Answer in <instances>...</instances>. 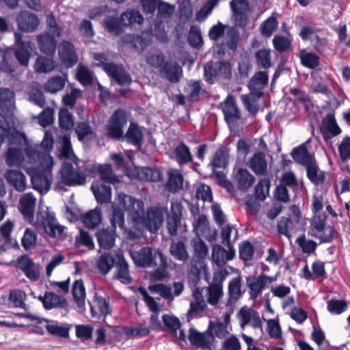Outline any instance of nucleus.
Returning <instances> with one entry per match:
<instances>
[{
    "label": "nucleus",
    "mask_w": 350,
    "mask_h": 350,
    "mask_svg": "<svg viewBox=\"0 0 350 350\" xmlns=\"http://www.w3.org/2000/svg\"><path fill=\"white\" fill-rule=\"evenodd\" d=\"M35 225L37 228L43 230L52 238L61 237L64 230V227L57 223L55 213L50 211L48 208L38 212Z\"/></svg>",
    "instance_id": "obj_3"
},
{
    "label": "nucleus",
    "mask_w": 350,
    "mask_h": 350,
    "mask_svg": "<svg viewBox=\"0 0 350 350\" xmlns=\"http://www.w3.org/2000/svg\"><path fill=\"white\" fill-rule=\"evenodd\" d=\"M167 188L172 193L178 192L183 188V177L178 170L170 169L167 171Z\"/></svg>",
    "instance_id": "obj_38"
},
{
    "label": "nucleus",
    "mask_w": 350,
    "mask_h": 350,
    "mask_svg": "<svg viewBox=\"0 0 350 350\" xmlns=\"http://www.w3.org/2000/svg\"><path fill=\"white\" fill-rule=\"evenodd\" d=\"M72 291L74 299L77 306L80 308L84 306L85 290L82 280H77L74 282Z\"/></svg>",
    "instance_id": "obj_55"
},
{
    "label": "nucleus",
    "mask_w": 350,
    "mask_h": 350,
    "mask_svg": "<svg viewBox=\"0 0 350 350\" xmlns=\"http://www.w3.org/2000/svg\"><path fill=\"white\" fill-rule=\"evenodd\" d=\"M38 47L41 52L46 55L55 53L57 47V40L47 33L40 34L37 36Z\"/></svg>",
    "instance_id": "obj_33"
},
{
    "label": "nucleus",
    "mask_w": 350,
    "mask_h": 350,
    "mask_svg": "<svg viewBox=\"0 0 350 350\" xmlns=\"http://www.w3.org/2000/svg\"><path fill=\"white\" fill-rule=\"evenodd\" d=\"M237 319L242 329L247 325H250L254 330H259L260 334H262V322L258 312L255 310L243 306L237 312Z\"/></svg>",
    "instance_id": "obj_7"
},
{
    "label": "nucleus",
    "mask_w": 350,
    "mask_h": 350,
    "mask_svg": "<svg viewBox=\"0 0 350 350\" xmlns=\"http://www.w3.org/2000/svg\"><path fill=\"white\" fill-rule=\"evenodd\" d=\"M15 93L8 88H0V108L8 112L14 107Z\"/></svg>",
    "instance_id": "obj_41"
},
{
    "label": "nucleus",
    "mask_w": 350,
    "mask_h": 350,
    "mask_svg": "<svg viewBox=\"0 0 350 350\" xmlns=\"http://www.w3.org/2000/svg\"><path fill=\"white\" fill-rule=\"evenodd\" d=\"M269 76L266 71L257 72L250 79L248 88L250 93L263 95L262 90L267 85Z\"/></svg>",
    "instance_id": "obj_25"
},
{
    "label": "nucleus",
    "mask_w": 350,
    "mask_h": 350,
    "mask_svg": "<svg viewBox=\"0 0 350 350\" xmlns=\"http://www.w3.org/2000/svg\"><path fill=\"white\" fill-rule=\"evenodd\" d=\"M188 338L192 346L200 350H214L215 348V339L207 329L200 332L191 327L189 331Z\"/></svg>",
    "instance_id": "obj_8"
},
{
    "label": "nucleus",
    "mask_w": 350,
    "mask_h": 350,
    "mask_svg": "<svg viewBox=\"0 0 350 350\" xmlns=\"http://www.w3.org/2000/svg\"><path fill=\"white\" fill-rule=\"evenodd\" d=\"M219 108L222 111L224 120L228 125L238 122L241 113L232 95H228L226 99L219 104Z\"/></svg>",
    "instance_id": "obj_10"
},
{
    "label": "nucleus",
    "mask_w": 350,
    "mask_h": 350,
    "mask_svg": "<svg viewBox=\"0 0 350 350\" xmlns=\"http://www.w3.org/2000/svg\"><path fill=\"white\" fill-rule=\"evenodd\" d=\"M138 177L141 180L157 182L161 179V174L156 169L142 167L138 171Z\"/></svg>",
    "instance_id": "obj_57"
},
{
    "label": "nucleus",
    "mask_w": 350,
    "mask_h": 350,
    "mask_svg": "<svg viewBox=\"0 0 350 350\" xmlns=\"http://www.w3.org/2000/svg\"><path fill=\"white\" fill-rule=\"evenodd\" d=\"M261 96L260 94H256L254 92L241 96V100L244 107L253 116L256 115L259 110L257 101Z\"/></svg>",
    "instance_id": "obj_44"
},
{
    "label": "nucleus",
    "mask_w": 350,
    "mask_h": 350,
    "mask_svg": "<svg viewBox=\"0 0 350 350\" xmlns=\"http://www.w3.org/2000/svg\"><path fill=\"white\" fill-rule=\"evenodd\" d=\"M307 176L314 185L323 184L325 180V174L323 171H319V168L313 161L306 166Z\"/></svg>",
    "instance_id": "obj_45"
},
{
    "label": "nucleus",
    "mask_w": 350,
    "mask_h": 350,
    "mask_svg": "<svg viewBox=\"0 0 350 350\" xmlns=\"http://www.w3.org/2000/svg\"><path fill=\"white\" fill-rule=\"evenodd\" d=\"M75 165L78 167V170H81L86 176L88 174L95 176L98 173L100 164L77 159V161H75Z\"/></svg>",
    "instance_id": "obj_59"
},
{
    "label": "nucleus",
    "mask_w": 350,
    "mask_h": 350,
    "mask_svg": "<svg viewBox=\"0 0 350 350\" xmlns=\"http://www.w3.org/2000/svg\"><path fill=\"white\" fill-rule=\"evenodd\" d=\"M39 299L42 301L44 307L47 310L57 307L62 308L66 304V299L63 297L52 292L45 293L44 296L40 297Z\"/></svg>",
    "instance_id": "obj_39"
},
{
    "label": "nucleus",
    "mask_w": 350,
    "mask_h": 350,
    "mask_svg": "<svg viewBox=\"0 0 350 350\" xmlns=\"http://www.w3.org/2000/svg\"><path fill=\"white\" fill-rule=\"evenodd\" d=\"M55 62L53 59L44 56L38 57L34 64V69L38 73L50 72L55 69Z\"/></svg>",
    "instance_id": "obj_54"
},
{
    "label": "nucleus",
    "mask_w": 350,
    "mask_h": 350,
    "mask_svg": "<svg viewBox=\"0 0 350 350\" xmlns=\"http://www.w3.org/2000/svg\"><path fill=\"white\" fill-rule=\"evenodd\" d=\"M53 137L51 133L46 131L44 137L38 147L28 146L25 149L26 157L29 163H35L41 160L44 162V156L50 155L49 151L53 146Z\"/></svg>",
    "instance_id": "obj_4"
},
{
    "label": "nucleus",
    "mask_w": 350,
    "mask_h": 350,
    "mask_svg": "<svg viewBox=\"0 0 350 350\" xmlns=\"http://www.w3.org/2000/svg\"><path fill=\"white\" fill-rule=\"evenodd\" d=\"M270 180L268 178H262L255 186V198L260 201H264L269 193Z\"/></svg>",
    "instance_id": "obj_62"
},
{
    "label": "nucleus",
    "mask_w": 350,
    "mask_h": 350,
    "mask_svg": "<svg viewBox=\"0 0 350 350\" xmlns=\"http://www.w3.org/2000/svg\"><path fill=\"white\" fill-rule=\"evenodd\" d=\"M98 174L106 183L111 184L119 183L118 177L113 174L112 167L109 164L100 165Z\"/></svg>",
    "instance_id": "obj_64"
},
{
    "label": "nucleus",
    "mask_w": 350,
    "mask_h": 350,
    "mask_svg": "<svg viewBox=\"0 0 350 350\" xmlns=\"http://www.w3.org/2000/svg\"><path fill=\"white\" fill-rule=\"evenodd\" d=\"M228 250L222 246L215 244L213 247L212 260L218 267H223L228 261L231 260L235 256V250L233 247H227Z\"/></svg>",
    "instance_id": "obj_19"
},
{
    "label": "nucleus",
    "mask_w": 350,
    "mask_h": 350,
    "mask_svg": "<svg viewBox=\"0 0 350 350\" xmlns=\"http://www.w3.org/2000/svg\"><path fill=\"white\" fill-rule=\"evenodd\" d=\"M96 263L99 271L102 274L106 275L115 266L116 262L110 253H104L98 257Z\"/></svg>",
    "instance_id": "obj_47"
},
{
    "label": "nucleus",
    "mask_w": 350,
    "mask_h": 350,
    "mask_svg": "<svg viewBox=\"0 0 350 350\" xmlns=\"http://www.w3.org/2000/svg\"><path fill=\"white\" fill-rule=\"evenodd\" d=\"M242 278L240 275L232 278L228 286V299L226 303L227 307H232L240 299L244 293L241 290Z\"/></svg>",
    "instance_id": "obj_18"
},
{
    "label": "nucleus",
    "mask_w": 350,
    "mask_h": 350,
    "mask_svg": "<svg viewBox=\"0 0 350 350\" xmlns=\"http://www.w3.org/2000/svg\"><path fill=\"white\" fill-rule=\"evenodd\" d=\"M59 126L66 131L71 130L74 125V118L72 114L67 109H61L59 111Z\"/></svg>",
    "instance_id": "obj_63"
},
{
    "label": "nucleus",
    "mask_w": 350,
    "mask_h": 350,
    "mask_svg": "<svg viewBox=\"0 0 350 350\" xmlns=\"http://www.w3.org/2000/svg\"><path fill=\"white\" fill-rule=\"evenodd\" d=\"M62 182L69 187L84 185L86 183V175L78 167L65 162L59 171Z\"/></svg>",
    "instance_id": "obj_5"
},
{
    "label": "nucleus",
    "mask_w": 350,
    "mask_h": 350,
    "mask_svg": "<svg viewBox=\"0 0 350 350\" xmlns=\"http://www.w3.org/2000/svg\"><path fill=\"white\" fill-rule=\"evenodd\" d=\"M46 331L51 335L62 338H68L71 325L67 323L59 325L57 322L51 321L45 326Z\"/></svg>",
    "instance_id": "obj_49"
},
{
    "label": "nucleus",
    "mask_w": 350,
    "mask_h": 350,
    "mask_svg": "<svg viewBox=\"0 0 350 350\" xmlns=\"http://www.w3.org/2000/svg\"><path fill=\"white\" fill-rule=\"evenodd\" d=\"M226 46L234 52L237 50L238 42L239 41V33L238 30L234 27H227V29L224 36Z\"/></svg>",
    "instance_id": "obj_48"
},
{
    "label": "nucleus",
    "mask_w": 350,
    "mask_h": 350,
    "mask_svg": "<svg viewBox=\"0 0 350 350\" xmlns=\"http://www.w3.org/2000/svg\"><path fill=\"white\" fill-rule=\"evenodd\" d=\"M174 153L175 160L180 166H183L193 161V155L189 147L183 142H180L175 148Z\"/></svg>",
    "instance_id": "obj_34"
},
{
    "label": "nucleus",
    "mask_w": 350,
    "mask_h": 350,
    "mask_svg": "<svg viewBox=\"0 0 350 350\" xmlns=\"http://www.w3.org/2000/svg\"><path fill=\"white\" fill-rule=\"evenodd\" d=\"M127 123V118L124 110L118 109L111 116L106 126L107 135L116 140L123 139V128Z\"/></svg>",
    "instance_id": "obj_6"
},
{
    "label": "nucleus",
    "mask_w": 350,
    "mask_h": 350,
    "mask_svg": "<svg viewBox=\"0 0 350 350\" xmlns=\"http://www.w3.org/2000/svg\"><path fill=\"white\" fill-rule=\"evenodd\" d=\"M115 267V279L124 284H130L132 282L133 280L130 275L128 262L122 256L118 257Z\"/></svg>",
    "instance_id": "obj_32"
},
{
    "label": "nucleus",
    "mask_w": 350,
    "mask_h": 350,
    "mask_svg": "<svg viewBox=\"0 0 350 350\" xmlns=\"http://www.w3.org/2000/svg\"><path fill=\"white\" fill-rule=\"evenodd\" d=\"M53 166V157L46 154L44 156V162H41L40 167L36 169L31 176L33 188L41 194L47 193L50 189Z\"/></svg>",
    "instance_id": "obj_2"
},
{
    "label": "nucleus",
    "mask_w": 350,
    "mask_h": 350,
    "mask_svg": "<svg viewBox=\"0 0 350 350\" xmlns=\"http://www.w3.org/2000/svg\"><path fill=\"white\" fill-rule=\"evenodd\" d=\"M230 160V148L225 146L219 147L211 159L209 166L213 170L217 168L225 169L229 163Z\"/></svg>",
    "instance_id": "obj_23"
},
{
    "label": "nucleus",
    "mask_w": 350,
    "mask_h": 350,
    "mask_svg": "<svg viewBox=\"0 0 350 350\" xmlns=\"http://www.w3.org/2000/svg\"><path fill=\"white\" fill-rule=\"evenodd\" d=\"M246 286L249 289L250 299H256L267 288L262 275L258 276L250 275L246 278Z\"/></svg>",
    "instance_id": "obj_24"
},
{
    "label": "nucleus",
    "mask_w": 350,
    "mask_h": 350,
    "mask_svg": "<svg viewBox=\"0 0 350 350\" xmlns=\"http://www.w3.org/2000/svg\"><path fill=\"white\" fill-rule=\"evenodd\" d=\"M291 155L297 163L304 166H306L313 161L307 148L303 145L293 149Z\"/></svg>",
    "instance_id": "obj_51"
},
{
    "label": "nucleus",
    "mask_w": 350,
    "mask_h": 350,
    "mask_svg": "<svg viewBox=\"0 0 350 350\" xmlns=\"http://www.w3.org/2000/svg\"><path fill=\"white\" fill-rule=\"evenodd\" d=\"M103 70L107 75L120 85H129L132 79L129 73L126 71L122 65H118L113 62H103Z\"/></svg>",
    "instance_id": "obj_9"
},
{
    "label": "nucleus",
    "mask_w": 350,
    "mask_h": 350,
    "mask_svg": "<svg viewBox=\"0 0 350 350\" xmlns=\"http://www.w3.org/2000/svg\"><path fill=\"white\" fill-rule=\"evenodd\" d=\"M16 21L19 29L25 32L34 31L40 24L37 15L27 10L21 11L16 16Z\"/></svg>",
    "instance_id": "obj_13"
},
{
    "label": "nucleus",
    "mask_w": 350,
    "mask_h": 350,
    "mask_svg": "<svg viewBox=\"0 0 350 350\" xmlns=\"http://www.w3.org/2000/svg\"><path fill=\"white\" fill-rule=\"evenodd\" d=\"M113 213L110 219L111 229L116 231L117 226L122 230H126L124 226V214L122 209L112 205Z\"/></svg>",
    "instance_id": "obj_58"
},
{
    "label": "nucleus",
    "mask_w": 350,
    "mask_h": 350,
    "mask_svg": "<svg viewBox=\"0 0 350 350\" xmlns=\"http://www.w3.org/2000/svg\"><path fill=\"white\" fill-rule=\"evenodd\" d=\"M170 254L178 261L186 262L189 259V253L186 243L183 241H172L170 249Z\"/></svg>",
    "instance_id": "obj_28"
},
{
    "label": "nucleus",
    "mask_w": 350,
    "mask_h": 350,
    "mask_svg": "<svg viewBox=\"0 0 350 350\" xmlns=\"http://www.w3.org/2000/svg\"><path fill=\"white\" fill-rule=\"evenodd\" d=\"M131 256L137 267L150 268L157 265L154 254H152V250L149 247H144L138 251L131 252Z\"/></svg>",
    "instance_id": "obj_12"
},
{
    "label": "nucleus",
    "mask_w": 350,
    "mask_h": 350,
    "mask_svg": "<svg viewBox=\"0 0 350 350\" xmlns=\"http://www.w3.org/2000/svg\"><path fill=\"white\" fill-rule=\"evenodd\" d=\"M237 187L241 191H247L255 182V177L246 169L238 168L234 171Z\"/></svg>",
    "instance_id": "obj_27"
},
{
    "label": "nucleus",
    "mask_w": 350,
    "mask_h": 350,
    "mask_svg": "<svg viewBox=\"0 0 350 350\" xmlns=\"http://www.w3.org/2000/svg\"><path fill=\"white\" fill-rule=\"evenodd\" d=\"M207 331L213 336V338H224L228 334V328L225 323L221 321H210Z\"/></svg>",
    "instance_id": "obj_50"
},
{
    "label": "nucleus",
    "mask_w": 350,
    "mask_h": 350,
    "mask_svg": "<svg viewBox=\"0 0 350 350\" xmlns=\"http://www.w3.org/2000/svg\"><path fill=\"white\" fill-rule=\"evenodd\" d=\"M96 236L100 248L110 250L115 244L116 237V231L108 228L99 230Z\"/></svg>",
    "instance_id": "obj_29"
},
{
    "label": "nucleus",
    "mask_w": 350,
    "mask_h": 350,
    "mask_svg": "<svg viewBox=\"0 0 350 350\" xmlns=\"http://www.w3.org/2000/svg\"><path fill=\"white\" fill-rule=\"evenodd\" d=\"M223 295V288L220 285L210 284L205 288H196L192 293L194 301L190 302L188 314L193 317L206 313L208 310V304L214 308H218L219 301Z\"/></svg>",
    "instance_id": "obj_1"
},
{
    "label": "nucleus",
    "mask_w": 350,
    "mask_h": 350,
    "mask_svg": "<svg viewBox=\"0 0 350 350\" xmlns=\"http://www.w3.org/2000/svg\"><path fill=\"white\" fill-rule=\"evenodd\" d=\"M166 212V208L157 206H151L148 209L146 215L142 221L150 232H157L159 230L163 222L164 213Z\"/></svg>",
    "instance_id": "obj_11"
},
{
    "label": "nucleus",
    "mask_w": 350,
    "mask_h": 350,
    "mask_svg": "<svg viewBox=\"0 0 350 350\" xmlns=\"http://www.w3.org/2000/svg\"><path fill=\"white\" fill-rule=\"evenodd\" d=\"M104 24L109 33L116 36L120 35L122 32V25L120 19L114 16H107L104 20Z\"/></svg>",
    "instance_id": "obj_60"
},
{
    "label": "nucleus",
    "mask_w": 350,
    "mask_h": 350,
    "mask_svg": "<svg viewBox=\"0 0 350 350\" xmlns=\"http://www.w3.org/2000/svg\"><path fill=\"white\" fill-rule=\"evenodd\" d=\"M183 73L182 68L174 61H167L159 70L160 76L171 83H178Z\"/></svg>",
    "instance_id": "obj_17"
},
{
    "label": "nucleus",
    "mask_w": 350,
    "mask_h": 350,
    "mask_svg": "<svg viewBox=\"0 0 350 350\" xmlns=\"http://www.w3.org/2000/svg\"><path fill=\"white\" fill-rule=\"evenodd\" d=\"M67 76H55L51 77L44 85V89L51 94H56L62 90L66 85Z\"/></svg>",
    "instance_id": "obj_42"
},
{
    "label": "nucleus",
    "mask_w": 350,
    "mask_h": 350,
    "mask_svg": "<svg viewBox=\"0 0 350 350\" xmlns=\"http://www.w3.org/2000/svg\"><path fill=\"white\" fill-rule=\"evenodd\" d=\"M122 139H125L126 142L138 148H141L144 142L142 132L138 125L134 122H131L125 135H123Z\"/></svg>",
    "instance_id": "obj_31"
},
{
    "label": "nucleus",
    "mask_w": 350,
    "mask_h": 350,
    "mask_svg": "<svg viewBox=\"0 0 350 350\" xmlns=\"http://www.w3.org/2000/svg\"><path fill=\"white\" fill-rule=\"evenodd\" d=\"M36 198L31 193L22 196L19 200V210L27 218H32L36 206Z\"/></svg>",
    "instance_id": "obj_30"
},
{
    "label": "nucleus",
    "mask_w": 350,
    "mask_h": 350,
    "mask_svg": "<svg viewBox=\"0 0 350 350\" xmlns=\"http://www.w3.org/2000/svg\"><path fill=\"white\" fill-rule=\"evenodd\" d=\"M102 220V211L100 208L96 206L95 208L89 211L81 217V221L88 228L94 229L97 227Z\"/></svg>",
    "instance_id": "obj_36"
},
{
    "label": "nucleus",
    "mask_w": 350,
    "mask_h": 350,
    "mask_svg": "<svg viewBox=\"0 0 350 350\" xmlns=\"http://www.w3.org/2000/svg\"><path fill=\"white\" fill-rule=\"evenodd\" d=\"M8 183L17 191L23 192L27 188L26 177L23 172L16 170H8L4 174Z\"/></svg>",
    "instance_id": "obj_22"
},
{
    "label": "nucleus",
    "mask_w": 350,
    "mask_h": 350,
    "mask_svg": "<svg viewBox=\"0 0 350 350\" xmlns=\"http://www.w3.org/2000/svg\"><path fill=\"white\" fill-rule=\"evenodd\" d=\"M120 21L122 26H130L135 23L141 25L144 22V17L139 12L131 10L123 12L120 16Z\"/></svg>",
    "instance_id": "obj_46"
},
{
    "label": "nucleus",
    "mask_w": 350,
    "mask_h": 350,
    "mask_svg": "<svg viewBox=\"0 0 350 350\" xmlns=\"http://www.w3.org/2000/svg\"><path fill=\"white\" fill-rule=\"evenodd\" d=\"M321 132L325 139H332L342 133L333 113H328L323 118Z\"/></svg>",
    "instance_id": "obj_15"
},
{
    "label": "nucleus",
    "mask_w": 350,
    "mask_h": 350,
    "mask_svg": "<svg viewBox=\"0 0 350 350\" xmlns=\"http://www.w3.org/2000/svg\"><path fill=\"white\" fill-rule=\"evenodd\" d=\"M29 100L40 107H44L46 103L45 97L41 85L38 83H33L28 93Z\"/></svg>",
    "instance_id": "obj_43"
},
{
    "label": "nucleus",
    "mask_w": 350,
    "mask_h": 350,
    "mask_svg": "<svg viewBox=\"0 0 350 350\" xmlns=\"http://www.w3.org/2000/svg\"><path fill=\"white\" fill-rule=\"evenodd\" d=\"M254 57L259 68L268 69L271 66V55L269 49H260L256 52Z\"/></svg>",
    "instance_id": "obj_52"
},
{
    "label": "nucleus",
    "mask_w": 350,
    "mask_h": 350,
    "mask_svg": "<svg viewBox=\"0 0 350 350\" xmlns=\"http://www.w3.org/2000/svg\"><path fill=\"white\" fill-rule=\"evenodd\" d=\"M301 64L310 69H316L320 66V57L314 52L302 49L299 52Z\"/></svg>",
    "instance_id": "obj_37"
},
{
    "label": "nucleus",
    "mask_w": 350,
    "mask_h": 350,
    "mask_svg": "<svg viewBox=\"0 0 350 350\" xmlns=\"http://www.w3.org/2000/svg\"><path fill=\"white\" fill-rule=\"evenodd\" d=\"M247 165L257 176H266L268 174L267 161L262 152H256L248 161Z\"/></svg>",
    "instance_id": "obj_21"
},
{
    "label": "nucleus",
    "mask_w": 350,
    "mask_h": 350,
    "mask_svg": "<svg viewBox=\"0 0 350 350\" xmlns=\"http://www.w3.org/2000/svg\"><path fill=\"white\" fill-rule=\"evenodd\" d=\"M191 246L193 252V258L198 261L203 260L208 253V249L204 241L200 237H196L191 240Z\"/></svg>",
    "instance_id": "obj_40"
},
{
    "label": "nucleus",
    "mask_w": 350,
    "mask_h": 350,
    "mask_svg": "<svg viewBox=\"0 0 350 350\" xmlns=\"http://www.w3.org/2000/svg\"><path fill=\"white\" fill-rule=\"evenodd\" d=\"M149 291L152 293L159 294L163 299L172 301L174 299V295L172 292V288L170 286L165 284H157L150 285L148 287Z\"/></svg>",
    "instance_id": "obj_61"
},
{
    "label": "nucleus",
    "mask_w": 350,
    "mask_h": 350,
    "mask_svg": "<svg viewBox=\"0 0 350 350\" xmlns=\"http://www.w3.org/2000/svg\"><path fill=\"white\" fill-rule=\"evenodd\" d=\"M24 159L23 152L20 148H9L5 154V161L9 167H20Z\"/></svg>",
    "instance_id": "obj_35"
},
{
    "label": "nucleus",
    "mask_w": 350,
    "mask_h": 350,
    "mask_svg": "<svg viewBox=\"0 0 350 350\" xmlns=\"http://www.w3.org/2000/svg\"><path fill=\"white\" fill-rule=\"evenodd\" d=\"M278 27V21L275 16L271 15L267 18L260 26L261 35L265 38H269L275 31Z\"/></svg>",
    "instance_id": "obj_53"
},
{
    "label": "nucleus",
    "mask_w": 350,
    "mask_h": 350,
    "mask_svg": "<svg viewBox=\"0 0 350 350\" xmlns=\"http://www.w3.org/2000/svg\"><path fill=\"white\" fill-rule=\"evenodd\" d=\"M291 210L296 217L292 219L283 217L280 219L277 226L278 233L285 235L288 239L291 237V232L295 230L296 225L299 223V208L296 206H292Z\"/></svg>",
    "instance_id": "obj_20"
},
{
    "label": "nucleus",
    "mask_w": 350,
    "mask_h": 350,
    "mask_svg": "<svg viewBox=\"0 0 350 350\" xmlns=\"http://www.w3.org/2000/svg\"><path fill=\"white\" fill-rule=\"evenodd\" d=\"M75 131L78 139L81 142L88 140L92 137L93 129L88 121L78 122Z\"/></svg>",
    "instance_id": "obj_56"
},
{
    "label": "nucleus",
    "mask_w": 350,
    "mask_h": 350,
    "mask_svg": "<svg viewBox=\"0 0 350 350\" xmlns=\"http://www.w3.org/2000/svg\"><path fill=\"white\" fill-rule=\"evenodd\" d=\"M159 258V267L149 273L150 279L152 281H162L168 276L167 269L169 268L167 257L158 250L154 252V259Z\"/></svg>",
    "instance_id": "obj_16"
},
{
    "label": "nucleus",
    "mask_w": 350,
    "mask_h": 350,
    "mask_svg": "<svg viewBox=\"0 0 350 350\" xmlns=\"http://www.w3.org/2000/svg\"><path fill=\"white\" fill-rule=\"evenodd\" d=\"M91 190L98 204H106L111 200V187L109 185L94 182L91 185Z\"/></svg>",
    "instance_id": "obj_26"
},
{
    "label": "nucleus",
    "mask_w": 350,
    "mask_h": 350,
    "mask_svg": "<svg viewBox=\"0 0 350 350\" xmlns=\"http://www.w3.org/2000/svg\"><path fill=\"white\" fill-rule=\"evenodd\" d=\"M58 54L62 63L66 68H71L77 63L78 57L75 46L68 41H63L59 44Z\"/></svg>",
    "instance_id": "obj_14"
}]
</instances>
